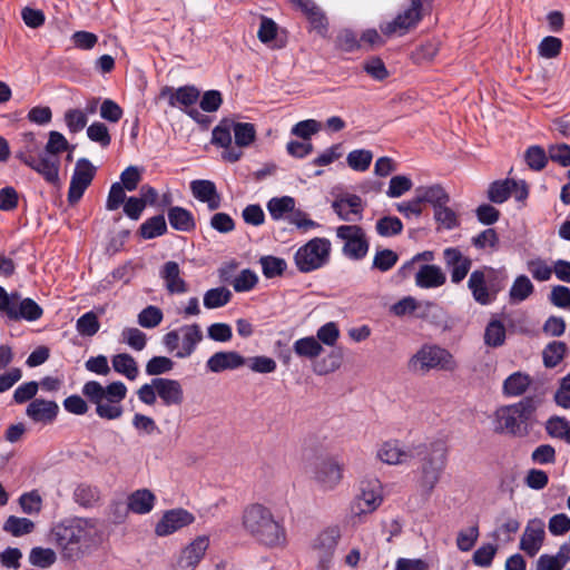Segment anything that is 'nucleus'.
I'll use <instances>...</instances> for the list:
<instances>
[{
	"label": "nucleus",
	"mask_w": 570,
	"mask_h": 570,
	"mask_svg": "<svg viewBox=\"0 0 570 570\" xmlns=\"http://www.w3.org/2000/svg\"><path fill=\"white\" fill-rule=\"evenodd\" d=\"M415 455L421 458V465L416 474V488L422 499L428 501L446 468L448 446L441 440L430 444H420L415 448Z\"/></svg>",
	"instance_id": "1"
},
{
	"label": "nucleus",
	"mask_w": 570,
	"mask_h": 570,
	"mask_svg": "<svg viewBox=\"0 0 570 570\" xmlns=\"http://www.w3.org/2000/svg\"><path fill=\"white\" fill-rule=\"evenodd\" d=\"M94 535V523L81 518L61 522L52 530V537L61 549L62 557L69 560L80 559L90 548Z\"/></svg>",
	"instance_id": "2"
},
{
	"label": "nucleus",
	"mask_w": 570,
	"mask_h": 570,
	"mask_svg": "<svg viewBox=\"0 0 570 570\" xmlns=\"http://www.w3.org/2000/svg\"><path fill=\"white\" fill-rule=\"evenodd\" d=\"M243 527L256 541L267 547L281 546L286 540L284 527L274 518L272 511L261 503L245 508Z\"/></svg>",
	"instance_id": "3"
},
{
	"label": "nucleus",
	"mask_w": 570,
	"mask_h": 570,
	"mask_svg": "<svg viewBox=\"0 0 570 570\" xmlns=\"http://www.w3.org/2000/svg\"><path fill=\"white\" fill-rule=\"evenodd\" d=\"M507 279L504 271L495 269L491 266H482L470 274L468 288L478 304L489 305L504 289Z\"/></svg>",
	"instance_id": "4"
},
{
	"label": "nucleus",
	"mask_w": 570,
	"mask_h": 570,
	"mask_svg": "<svg viewBox=\"0 0 570 570\" xmlns=\"http://www.w3.org/2000/svg\"><path fill=\"white\" fill-rule=\"evenodd\" d=\"M534 396H525L520 402L500 407L495 412L499 428L497 430L512 435L527 433V425L538 406Z\"/></svg>",
	"instance_id": "5"
},
{
	"label": "nucleus",
	"mask_w": 570,
	"mask_h": 570,
	"mask_svg": "<svg viewBox=\"0 0 570 570\" xmlns=\"http://www.w3.org/2000/svg\"><path fill=\"white\" fill-rule=\"evenodd\" d=\"M330 253L331 242L327 238L315 237L296 250L295 265L301 273L316 271L327 264Z\"/></svg>",
	"instance_id": "6"
},
{
	"label": "nucleus",
	"mask_w": 570,
	"mask_h": 570,
	"mask_svg": "<svg viewBox=\"0 0 570 570\" xmlns=\"http://www.w3.org/2000/svg\"><path fill=\"white\" fill-rule=\"evenodd\" d=\"M434 0H411L407 8L401 11L391 22L381 27L383 35L400 36L415 28L424 16L430 14Z\"/></svg>",
	"instance_id": "7"
},
{
	"label": "nucleus",
	"mask_w": 570,
	"mask_h": 570,
	"mask_svg": "<svg viewBox=\"0 0 570 570\" xmlns=\"http://www.w3.org/2000/svg\"><path fill=\"white\" fill-rule=\"evenodd\" d=\"M454 366L452 354L438 345H423L409 362L410 370L423 373L432 368L451 371Z\"/></svg>",
	"instance_id": "8"
},
{
	"label": "nucleus",
	"mask_w": 570,
	"mask_h": 570,
	"mask_svg": "<svg viewBox=\"0 0 570 570\" xmlns=\"http://www.w3.org/2000/svg\"><path fill=\"white\" fill-rule=\"evenodd\" d=\"M336 236L344 240L343 255L353 261L363 259L370 248L364 229L358 225H342L336 228Z\"/></svg>",
	"instance_id": "9"
},
{
	"label": "nucleus",
	"mask_w": 570,
	"mask_h": 570,
	"mask_svg": "<svg viewBox=\"0 0 570 570\" xmlns=\"http://www.w3.org/2000/svg\"><path fill=\"white\" fill-rule=\"evenodd\" d=\"M383 502L382 484L377 479L364 480L360 485V494L352 503V512L361 517L374 512Z\"/></svg>",
	"instance_id": "10"
},
{
	"label": "nucleus",
	"mask_w": 570,
	"mask_h": 570,
	"mask_svg": "<svg viewBox=\"0 0 570 570\" xmlns=\"http://www.w3.org/2000/svg\"><path fill=\"white\" fill-rule=\"evenodd\" d=\"M17 158L21 163L33 169L35 171H37L39 175H41L48 184H51L53 186H60L59 157H53L45 153H40L38 156L27 153H18Z\"/></svg>",
	"instance_id": "11"
},
{
	"label": "nucleus",
	"mask_w": 570,
	"mask_h": 570,
	"mask_svg": "<svg viewBox=\"0 0 570 570\" xmlns=\"http://www.w3.org/2000/svg\"><path fill=\"white\" fill-rule=\"evenodd\" d=\"M95 174L96 167L89 159L80 158L77 160L68 190V203L70 205H75L81 199Z\"/></svg>",
	"instance_id": "12"
},
{
	"label": "nucleus",
	"mask_w": 570,
	"mask_h": 570,
	"mask_svg": "<svg viewBox=\"0 0 570 570\" xmlns=\"http://www.w3.org/2000/svg\"><path fill=\"white\" fill-rule=\"evenodd\" d=\"M343 479V465L332 456L317 460L314 465V481L323 491L334 490Z\"/></svg>",
	"instance_id": "13"
},
{
	"label": "nucleus",
	"mask_w": 570,
	"mask_h": 570,
	"mask_svg": "<svg viewBox=\"0 0 570 570\" xmlns=\"http://www.w3.org/2000/svg\"><path fill=\"white\" fill-rule=\"evenodd\" d=\"M195 521V517L189 511L177 508L166 511L155 527V533L158 537L169 535Z\"/></svg>",
	"instance_id": "14"
},
{
	"label": "nucleus",
	"mask_w": 570,
	"mask_h": 570,
	"mask_svg": "<svg viewBox=\"0 0 570 570\" xmlns=\"http://www.w3.org/2000/svg\"><path fill=\"white\" fill-rule=\"evenodd\" d=\"M341 531L337 527H331L322 531L314 541L313 549L317 552L320 568L326 570L336 550Z\"/></svg>",
	"instance_id": "15"
},
{
	"label": "nucleus",
	"mask_w": 570,
	"mask_h": 570,
	"mask_svg": "<svg viewBox=\"0 0 570 570\" xmlns=\"http://www.w3.org/2000/svg\"><path fill=\"white\" fill-rule=\"evenodd\" d=\"M544 523L540 519H532L528 522L524 533L520 540V549L529 557H534L544 540Z\"/></svg>",
	"instance_id": "16"
},
{
	"label": "nucleus",
	"mask_w": 570,
	"mask_h": 570,
	"mask_svg": "<svg viewBox=\"0 0 570 570\" xmlns=\"http://www.w3.org/2000/svg\"><path fill=\"white\" fill-rule=\"evenodd\" d=\"M444 262L448 268L451 269V281L454 284L461 283L468 275L472 259L464 256L456 247L445 248L443 252Z\"/></svg>",
	"instance_id": "17"
},
{
	"label": "nucleus",
	"mask_w": 570,
	"mask_h": 570,
	"mask_svg": "<svg viewBox=\"0 0 570 570\" xmlns=\"http://www.w3.org/2000/svg\"><path fill=\"white\" fill-rule=\"evenodd\" d=\"M293 6L301 10L308 20L313 30L325 36L328 30V20L325 12L313 0H292Z\"/></svg>",
	"instance_id": "18"
},
{
	"label": "nucleus",
	"mask_w": 570,
	"mask_h": 570,
	"mask_svg": "<svg viewBox=\"0 0 570 570\" xmlns=\"http://www.w3.org/2000/svg\"><path fill=\"white\" fill-rule=\"evenodd\" d=\"M199 96V90L191 85L183 86L177 89L166 86L161 89L159 95L160 98H168L170 107H184L181 108L183 110L189 109L195 105Z\"/></svg>",
	"instance_id": "19"
},
{
	"label": "nucleus",
	"mask_w": 570,
	"mask_h": 570,
	"mask_svg": "<svg viewBox=\"0 0 570 570\" xmlns=\"http://www.w3.org/2000/svg\"><path fill=\"white\" fill-rule=\"evenodd\" d=\"M333 210L337 214L340 219L345 222H354L362 219L363 200L356 194H347L337 197L332 203Z\"/></svg>",
	"instance_id": "20"
},
{
	"label": "nucleus",
	"mask_w": 570,
	"mask_h": 570,
	"mask_svg": "<svg viewBox=\"0 0 570 570\" xmlns=\"http://www.w3.org/2000/svg\"><path fill=\"white\" fill-rule=\"evenodd\" d=\"M207 548L208 539L206 537H197L181 551L177 560L176 570H195L204 558Z\"/></svg>",
	"instance_id": "21"
},
{
	"label": "nucleus",
	"mask_w": 570,
	"mask_h": 570,
	"mask_svg": "<svg viewBox=\"0 0 570 570\" xmlns=\"http://www.w3.org/2000/svg\"><path fill=\"white\" fill-rule=\"evenodd\" d=\"M154 385L158 397L166 406H178L184 401V391L177 380L155 377Z\"/></svg>",
	"instance_id": "22"
},
{
	"label": "nucleus",
	"mask_w": 570,
	"mask_h": 570,
	"mask_svg": "<svg viewBox=\"0 0 570 570\" xmlns=\"http://www.w3.org/2000/svg\"><path fill=\"white\" fill-rule=\"evenodd\" d=\"M246 364V357L235 351H220L214 353L206 362V367L212 373H222L227 370H236Z\"/></svg>",
	"instance_id": "23"
},
{
	"label": "nucleus",
	"mask_w": 570,
	"mask_h": 570,
	"mask_svg": "<svg viewBox=\"0 0 570 570\" xmlns=\"http://www.w3.org/2000/svg\"><path fill=\"white\" fill-rule=\"evenodd\" d=\"M159 275L163 278L168 293L183 294L188 291L186 281L180 276V268L177 262H166L163 265Z\"/></svg>",
	"instance_id": "24"
},
{
	"label": "nucleus",
	"mask_w": 570,
	"mask_h": 570,
	"mask_svg": "<svg viewBox=\"0 0 570 570\" xmlns=\"http://www.w3.org/2000/svg\"><path fill=\"white\" fill-rule=\"evenodd\" d=\"M59 406L55 401L36 399L27 406V415L35 422L51 423L56 420Z\"/></svg>",
	"instance_id": "25"
},
{
	"label": "nucleus",
	"mask_w": 570,
	"mask_h": 570,
	"mask_svg": "<svg viewBox=\"0 0 570 570\" xmlns=\"http://www.w3.org/2000/svg\"><path fill=\"white\" fill-rule=\"evenodd\" d=\"M445 282V274L438 265H422L415 274V284L421 288L440 287Z\"/></svg>",
	"instance_id": "26"
},
{
	"label": "nucleus",
	"mask_w": 570,
	"mask_h": 570,
	"mask_svg": "<svg viewBox=\"0 0 570 570\" xmlns=\"http://www.w3.org/2000/svg\"><path fill=\"white\" fill-rule=\"evenodd\" d=\"M183 332L181 348L175 354L178 358L189 357L196 350L198 343L203 340L200 326L197 323L184 325L180 327Z\"/></svg>",
	"instance_id": "27"
},
{
	"label": "nucleus",
	"mask_w": 570,
	"mask_h": 570,
	"mask_svg": "<svg viewBox=\"0 0 570 570\" xmlns=\"http://www.w3.org/2000/svg\"><path fill=\"white\" fill-rule=\"evenodd\" d=\"M156 497L148 489H139L134 491L127 500V510L136 514L149 513L155 505Z\"/></svg>",
	"instance_id": "28"
},
{
	"label": "nucleus",
	"mask_w": 570,
	"mask_h": 570,
	"mask_svg": "<svg viewBox=\"0 0 570 570\" xmlns=\"http://www.w3.org/2000/svg\"><path fill=\"white\" fill-rule=\"evenodd\" d=\"M170 226L178 232H191L196 228V222L190 210L180 206H170L167 212Z\"/></svg>",
	"instance_id": "29"
},
{
	"label": "nucleus",
	"mask_w": 570,
	"mask_h": 570,
	"mask_svg": "<svg viewBox=\"0 0 570 570\" xmlns=\"http://www.w3.org/2000/svg\"><path fill=\"white\" fill-rule=\"evenodd\" d=\"M414 456L410 450H402L396 441L385 442L377 452V458L387 464H402Z\"/></svg>",
	"instance_id": "30"
},
{
	"label": "nucleus",
	"mask_w": 570,
	"mask_h": 570,
	"mask_svg": "<svg viewBox=\"0 0 570 570\" xmlns=\"http://www.w3.org/2000/svg\"><path fill=\"white\" fill-rule=\"evenodd\" d=\"M415 193L422 198V204H430L433 210L442 205H448L451 200L449 193L440 184L420 186Z\"/></svg>",
	"instance_id": "31"
},
{
	"label": "nucleus",
	"mask_w": 570,
	"mask_h": 570,
	"mask_svg": "<svg viewBox=\"0 0 570 570\" xmlns=\"http://www.w3.org/2000/svg\"><path fill=\"white\" fill-rule=\"evenodd\" d=\"M42 314V307L32 298L27 297L17 301L12 321L26 320L28 322H35L39 320Z\"/></svg>",
	"instance_id": "32"
},
{
	"label": "nucleus",
	"mask_w": 570,
	"mask_h": 570,
	"mask_svg": "<svg viewBox=\"0 0 570 570\" xmlns=\"http://www.w3.org/2000/svg\"><path fill=\"white\" fill-rule=\"evenodd\" d=\"M167 229L165 216L159 214L146 219L137 233L142 239H154L165 235Z\"/></svg>",
	"instance_id": "33"
},
{
	"label": "nucleus",
	"mask_w": 570,
	"mask_h": 570,
	"mask_svg": "<svg viewBox=\"0 0 570 570\" xmlns=\"http://www.w3.org/2000/svg\"><path fill=\"white\" fill-rule=\"evenodd\" d=\"M114 370L125 375L128 380L134 381L139 374L136 360L128 353H120L112 357Z\"/></svg>",
	"instance_id": "34"
},
{
	"label": "nucleus",
	"mask_w": 570,
	"mask_h": 570,
	"mask_svg": "<svg viewBox=\"0 0 570 570\" xmlns=\"http://www.w3.org/2000/svg\"><path fill=\"white\" fill-rule=\"evenodd\" d=\"M531 383L528 374L515 372L509 375L503 382V392L508 396L522 395Z\"/></svg>",
	"instance_id": "35"
},
{
	"label": "nucleus",
	"mask_w": 570,
	"mask_h": 570,
	"mask_svg": "<svg viewBox=\"0 0 570 570\" xmlns=\"http://www.w3.org/2000/svg\"><path fill=\"white\" fill-rule=\"evenodd\" d=\"M295 209V199L291 196L273 197L267 203V210L274 220L282 219Z\"/></svg>",
	"instance_id": "36"
},
{
	"label": "nucleus",
	"mask_w": 570,
	"mask_h": 570,
	"mask_svg": "<svg viewBox=\"0 0 570 570\" xmlns=\"http://www.w3.org/2000/svg\"><path fill=\"white\" fill-rule=\"evenodd\" d=\"M511 185H515L514 179L495 180L490 184L488 198L494 204H502L511 196Z\"/></svg>",
	"instance_id": "37"
},
{
	"label": "nucleus",
	"mask_w": 570,
	"mask_h": 570,
	"mask_svg": "<svg viewBox=\"0 0 570 570\" xmlns=\"http://www.w3.org/2000/svg\"><path fill=\"white\" fill-rule=\"evenodd\" d=\"M567 348V344L561 341L549 343L542 352L544 366L548 368L556 367L564 357Z\"/></svg>",
	"instance_id": "38"
},
{
	"label": "nucleus",
	"mask_w": 570,
	"mask_h": 570,
	"mask_svg": "<svg viewBox=\"0 0 570 570\" xmlns=\"http://www.w3.org/2000/svg\"><path fill=\"white\" fill-rule=\"evenodd\" d=\"M233 131L238 148L248 147L256 139V128L250 122H235L233 120Z\"/></svg>",
	"instance_id": "39"
},
{
	"label": "nucleus",
	"mask_w": 570,
	"mask_h": 570,
	"mask_svg": "<svg viewBox=\"0 0 570 570\" xmlns=\"http://www.w3.org/2000/svg\"><path fill=\"white\" fill-rule=\"evenodd\" d=\"M293 351L301 357L315 358L322 353L323 347L315 337L307 336L295 341Z\"/></svg>",
	"instance_id": "40"
},
{
	"label": "nucleus",
	"mask_w": 570,
	"mask_h": 570,
	"mask_svg": "<svg viewBox=\"0 0 570 570\" xmlns=\"http://www.w3.org/2000/svg\"><path fill=\"white\" fill-rule=\"evenodd\" d=\"M232 299V292L226 287L208 289L204 295V306L208 309L219 308Z\"/></svg>",
	"instance_id": "41"
},
{
	"label": "nucleus",
	"mask_w": 570,
	"mask_h": 570,
	"mask_svg": "<svg viewBox=\"0 0 570 570\" xmlns=\"http://www.w3.org/2000/svg\"><path fill=\"white\" fill-rule=\"evenodd\" d=\"M35 530V523L27 518H19L10 515L3 523V531L13 537H22L29 534Z\"/></svg>",
	"instance_id": "42"
},
{
	"label": "nucleus",
	"mask_w": 570,
	"mask_h": 570,
	"mask_svg": "<svg viewBox=\"0 0 570 570\" xmlns=\"http://www.w3.org/2000/svg\"><path fill=\"white\" fill-rule=\"evenodd\" d=\"M259 263L266 278L282 276L287 268V263L284 258L273 255L262 256Z\"/></svg>",
	"instance_id": "43"
},
{
	"label": "nucleus",
	"mask_w": 570,
	"mask_h": 570,
	"mask_svg": "<svg viewBox=\"0 0 570 570\" xmlns=\"http://www.w3.org/2000/svg\"><path fill=\"white\" fill-rule=\"evenodd\" d=\"M232 130L233 120L228 118L222 119L220 122L213 129L212 144L219 146L222 148L230 147Z\"/></svg>",
	"instance_id": "44"
},
{
	"label": "nucleus",
	"mask_w": 570,
	"mask_h": 570,
	"mask_svg": "<svg viewBox=\"0 0 570 570\" xmlns=\"http://www.w3.org/2000/svg\"><path fill=\"white\" fill-rule=\"evenodd\" d=\"M505 342V327L504 325L498 321H491L484 332V343L490 347H499L502 346Z\"/></svg>",
	"instance_id": "45"
},
{
	"label": "nucleus",
	"mask_w": 570,
	"mask_h": 570,
	"mask_svg": "<svg viewBox=\"0 0 570 570\" xmlns=\"http://www.w3.org/2000/svg\"><path fill=\"white\" fill-rule=\"evenodd\" d=\"M100 323L94 311L82 314L76 322V330L81 336L91 337L98 333Z\"/></svg>",
	"instance_id": "46"
},
{
	"label": "nucleus",
	"mask_w": 570,
	"mask_h": 570,
	"mask_svg": "<svg viewBox=\"0 0 570 570\" xmlns=\"http://www.w3.org/2000/svg\"><path fill=\"white\" fill-rule=\"evenodd\" d=\"M534 291L533 284L525 275L518 276L511 288H510V299L512 302H522L527 299Z\"/></svg>",
	"instance_id": "47"
},
{
	"label": "nucleus",
	"mask_w": 570,
	"mask_h": 570,
	"mask_svg": "<svg viewBox=\"0 0 570 570\" xmlns=\"http://www.w3.org/2000/svg\"><path fill=\"white\" fill-rule=\"evenodd\" d=\"M56 560V552L50 548L35 547L29 554L30 563L42 569L51 567Z\"/></svg>",
	"instance_id": "48"
},
{
	"label": "nucleus",
	"mask_w": 570,
	"mask_h": 570,
	"mask_svg": "<svg viewBox=\"0 0 570 570\" xmlns=\"http://www.w3.org/2000/svg\"><path fill=\"white\" fill-rule=\"evenodd\" d=\"M375 229L382 237H391L402 233L403 224L399 217L384 216L376 222Z\"/></svg>",
	"instance_id": "49"
},
{
	"label": "nucleus",
	"mask_w": 570,
	"mask_h": 570,
	"mask_svg": "<svg viewBox=\"0 0 570 570\" xmlns=\"http://www.w3.org/2000/svg\"><path fill=\"white\" fill-rule=\"evenodd\" d=\"M372 159L373 154L367 149L352 150L346 157L347 165L355 171L367 170Z\"/></svg>",
	"instance_id": "50"
},
{
	"label": "nucleus",
	"mask_w": 570,
	"mask_h": 570,
	"mask_svg": "<svg viewBox=\"0 0 570 570\" xmlns=\"http://www.w3.org/2000/svg\"><path fill=\"white\" fill-rule=\"evenodd\" d=\"M548 157L546 150L538 145L530 146L524 154L527 165L535 171H540L547 166Z\"/></svg>",
	"instance_id": "51"
},
{
	"label": "nucleus",
	"mask_w": 570,
	"mask_h": 570,
	"mask_svg": "<svg viewBox=\"0 0 570 570\" xmlns=\"http://www.w3.org/2000/svg\"><path fill=\"white\" fill-rule=\"evenodd\" d=\"M434 219L445 229H454L460 226L456 213L448 205H442L434 210Z\"/></svg>",
	"instance_id": "52"
},
{
	"label": "nucleus",
	"mask_w": 570,
	"mask_h": 570,
	"mask_svg": "<svg viewBox=\"0 0 570 570\" xmlns=\"http://www.w3.org/2000/svg\"><path fill=\"white\" fill-rule=\"evenodd\" d=\"M190 190L193 196L202 203L209 200L217 193L216 185L207 179L193 180L190 183Z\"/></svg>",
	"instance_id": "53"
},
{
	"label": "nucleus",
	"mask_w": 570,
	"mask_h": 570,
	"mask_svg": "<svg viewBox=\"0 0 570 570\" xmlns=\"http://www.w3.org/2000/svg\"><path fill=\"white\" fill-rule=\"evenodd\" d=\"M397 261L399 255L394 250L387 248L381 249L377 250L374 256L372 268L384 273L392 269Z\"/></svg>",
	"instance_id": "54"
},
{
	"label": "nucleus",
	"mask_w": 570,
	"mask_h": 570,
	"mask_svg": "<svg viewBox=\"0 0 570 570\" xmlns=\"http://www.w3.org/2000/svg\"><path fill=\"white\" fill-rule=\"evenodd\" d=\"M174 361L167 356H154L146 364V374L158 376L170 372L174 368Z\"/></svg>",
	"instance_id": "55"
},
{
	"label": "nucleus",
	"mask_w": 570,
	"mask_h": 570,
	"mask_svg": "<svg viewBox=\"0 0 570 570\" xmlns=\"http://www.w3.org/2000/svg\"><path fill=\"white\" fill-rule=\"evenodd\" d=\"M73 497L78 504L85 508H89L95 505L99 500V492L96 488L80 484L76 488Z\"/></svg>",
	"instance_id": "56"
},
{
	"label": "nucleus",
	"mask_w": 570,
	"mask_h": 570,
	"mask_svg": "<svg viewBox=\"0 0 570 570\" xmlns=\"http://www.w3.org/2000/svg\"><path fill=\"white\" fill-rule=\"evenodd\" d=\"M561 49L562 40L553 36H548L539 43L538 52L542 58L553 59L560 55Z\"/></svg>",
	"instance_id": "57"
},
{
	"label": "nucleus",
	"mask_w": 570,
	"mask_h": 570,
	"mask_svg": "<svg viewBox=\"0 0 570 570\" xmlns=\"http://www.w3.org/2000/svg\"><path fill=\"white\" fill-rule=\"evenodd\" d=\"M163 312L157 306H147L138 314V324L145 328H154L163 321Z\"/></svg>",
	"instance_id": "58"
},
{
	"label": "nucleus",
	"mask_w": 570,
	"mask_h": 570,
	"mask_svg": "<svg viewBox=\"0 0 570 570\" xmlns=\"http://www.w3.org/2000/svg\"><path fill=\"white\" fill-rule=\"evenodd\" d=\"M363 70L374 80L383 81L389 77L385 63L380 57H371L363 63Z\"/></svg>",
	"instance_id": "59"
},
{
	"label": "nucleus",
	"mask_w": 570,
	"mask_h": 570,
	"mask_svg": "<svg viewBox=\"0 0 570 570\" xmlns=\"http://www.w3.org/2000/svg\"><path fill=\"white\" fill-rule=\"evenodd\" d=\"M87 136L91 141L100 144L102 148L108 147L111 142L107 126L100 121H95L87 128Z\"/></svg>",
	"instance_id": "60"
},
{
	"label": "nucleus",
	"mask_w": 570,
	"mask_h": 570,
	"mask_svg": "<svg viewBox=\"0 0 570 570\" xmlns=\"http://www.w3.org/2000/svg\"><path fill=\"white\" fill-rule=\"evenodd\" d=\"M258 282L255 272L249 268L243 269L238 276L235 277L232 285L237 293L248 292L253 289Z\"/></svg>",
	"instance_id": "61"
},
{
	"label": "nucleus",
	"mask_w": 570,
	"mask_h": 570,
	"mask_svg": "<svg viewBox=\"0 0 570 570\" xmlns=\"http://www.w3.org/2000/svg\"><path fill=\"white\" fill-rule=\"evenodd\" d=\"M121 337L125 343L136 351L144 350L147 343L146 334L137 327H125Z\"/></svg>",
	"instance_id": "62"
},
{
	"label": "nucleus",
	"mask_w": 570,
	"mask_h": 570,
	"mask_svg": "<svg viewBox=\"0 0 570 570\" xmlns=\"http://www.w3.org/2000/svg\"><path fill=\"white\" fill-rule=\"evenodd\" d=\"M253 372L268 374L275 372L277 364L274 358L259 355L246 358V364Z\"/></svg>",
	"instance_id": "63"
},
{
	"label": "nucleus",
	"mask_w": 570,
	"mask_h": 570,
	"mask_svg": "<svg viewBox=\"0 0 570 570\" xmlns=\"http://www.w3.org/2000/svg\"><path fill=\"white\" fill-rule=\"evenodd\" d=\"M69 148V142L66 137L59 131H50L49 139L45 148V154L58 157L59 154Z\"/></svg>",
	"instance_id": "64"
}]
</instances>
